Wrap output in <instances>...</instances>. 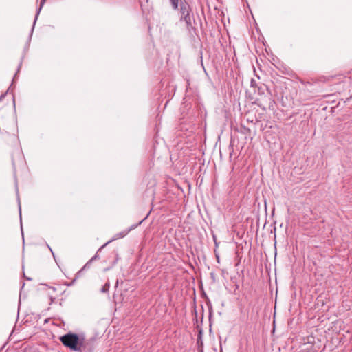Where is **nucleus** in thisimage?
I'll use <instances>...</instances> for the list:
<instances>
[{
  "mask_svg": "<svg viewBox=\"0 0 352 352\" xmlns=\"http://www.w3.org/2000/svg\"><path fill=\"white\" fill-rule=\"evenodd\" d=\"M170 2L173 10L178 9L179 0H170Z\"/></svg>",
  "mask_w": 352,
  "mask_h": 352,
  "instance_id": "5",
  "label": "nucleus"
},
{
  "mask_svg": "<svg viewBox=\"0 0 352 352\" xmlns=\"http://www.w3.org/2000/svg\"><path fill=\"white\" fill-rule=\"evenodd\" d=\"M110 258H112V260L109 261V266L104 270L105 271L111 269L116 264L119 259L118 253L116 250L112 251Z\"/></svg>",
  "mask_w": 352,
  "mask_h": 352,
  "instance_id": "4",
  "label": "nucleus"
},
{
  "mask_svg": "<svg viewBox=\"0 0 352 352\" xmlns=\"http://www.w3.org/2000/svg\"><path fill=\"white\" fill-rule=\"evenodd\" d=\"M109 287H110V284H109V283H105V284H104V285L102 287V289H101V292H104V293L107 292L109 291Z\"/></svg>",
  "mask_w": 352,
  "mask_h": 352,
  "instance_id": "6",
  "label": "nucleus"
},
{
  "mask_svg": "<svg viewBox=\"0 0 352 352\" xmlns=\"http://www.w3.org/2000/svg\"><path fill=\"white\" fill-rule=\"evenodd\" d=\"M114 239L109 240L106 243L102 245L97 251L96 254L85 265L82 270L89 267L90 264L95 260H98L100 258L99 253L102 251L103 248H104L109 243L112 242Z\"/></svg>",
  "mask_w": 352,
  "mask_h": 352,
  "instance_id": "3",
  "label": "nucleus"
},
{
  "mask_svg": "<svg viewBox=\"0 0 352 352\" xmlns=\"http://www.w3.org/2000/svg\"><path fill=\"white\" fill-rule=\"evenodd\" d=\"M49 249L51 250V252H52V250L51 249V247L48 246Z\"/></svg>",
  "mask_w": 352,
  "mask_h": 352,
  "instance_id": "8",
  "label": "nucleus"
},
{
  "mask_svg": "<svg viewBox=\"0 0 352 352\" xmlns=\"http://www.w3.org/2000/svg\"><path fill=\"white\" fill-rule=\"evenodd\" d=\"M63 344L72 351L83 352L87 349V343L83 337H80L76 333H68L60 338Z\"/></svg>",
  "mask_w": 352,
  "mask_h": 352,
  "instance_id": "1",
  "label": "nucleus"
},
{
  "mask_svg": "<svg viewBox=\"0 0 352 352\" xmlns=\"http://www.w3.org/2000/svg\"><path fill=\"white\" fill-rule=\"evenodd\" d=\"M177 10H179L180 21L185 22L187 29L192 28L193 14L190 4L186 0H180L179 9Z\"/></svg>",
  "mask_w": 352,
  "mask_h": 352,
  "instance_id": "2",
  "label": "nucleus"
},
{
  "mask_svg": "<svg viewBox=\"0 0 352 352\" xmlns=\"http://www.w3.org/2000/svg\"><path fill=\"white\" fill-rule=\"evenodd\" d=\"M125 236V234H119V237H124Z\"/></svg>",
  "mask_w": 352,
  "mask_h": 352,
  "instance_id": "7",
  "label": "nucleus"
}]
</instances>
